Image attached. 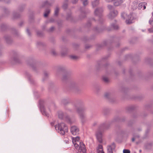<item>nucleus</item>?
I'll return each instance as SVG.
<instances>
[{
  "label": "nucleus",
  "instance_id": "51",
  "mask_svg": "<svg viewBox=\"0 0 153 153\" xmlns=\"http://www.w3.org/2000/svg\"><path fill=\"white\" fill-rule=\"evenodd\" d=\"M30 74H27V77H28L29 80H30Z\"/></svg>",
  "mask_w": 153,
  "mask_h": 153
},
{
  "label": "nucleus",
  "instance_id": "63",
  "mask_svg": "<svg viewBox=\"0 0 153 153\" xmlns=\"http://www.w3.org/2000/svg\"><path fill=\"white\" fill-rule=\"evenodd\" d=\"M136 138V136H134V140H135V139Z\"/></svg>",
  "mask_w": 153,
  "mask_h": 153
},
{
  "label": "nucleus",
  "instance_id": "28",
  "mask_svg": "<svg viewBox=\"0 0 153 153\" xmlns=\"http://www.w3.org/2000/svg\"><path fill=\"white\" fill-rule=\"evenodd\" d=\"M66 1L63 4L62 6L63 8L64 9H66L68 7V3H67L68 1L66 0Z\"/></svg>",
  "mask_w": 153,
  "mask_h": 153
},
{
  "label": "nucleus",
  "instance_id": "31",
  "mask_svg": "<svg viewBox=\"0 0 153 153\" xmlns=\"http://www.w3.org/2000/svg\"><path fill=\"white\" fill-rule=\"evenodd\" d=\"M152 106V105L150 104H148L146 105L145 106V108L146 109H148L149 108H150Z\"/></svg>",
  "mask_w": 153,
  "mask_h": 153
},
{
  "label": "nucleus",
  "instance_id": "60",
  "mask_svg": "<svg viewBox=\"0 0 153 153\" xmlns=\"http://www.w3.org/2000/svg\"><path fill=\"white\" fill-rule=\"evenodd\" d=\"M48 111H49V112H50L51 110H50V108L49 107L48 108Z\"/></svg>",
  "mask_w": 153,
  "mask_h": 153
},
{
  "label": "nucleus",
  "instance_id": "19",
  "mask_svg": "<svg viewBox=\"0 0 153 153\" xmlns=\"http://www.w3.org/2000/svg\"><path fill=\"white\" fill-rule=\"evenodd\" d=\"M20 15L16 12H14L13 14V19H16L19 17Z\"/></svg>",
  "mask_w": 153,
  "mask_h": 153
},
{
  "label": "nucleus",
  "instance_id": "20",
  "mask_svg": "<svg viewBox=\"0 0 153 153\" xmlns=\"http://www.w3.org/2000/svg\"><path fill=\"white\" fill-rule=\"evenodd\" d=\"M70 102V100L69 99H65L62 100V103L64 105H65L69 103Z\"/></svg>",
  "mask_w": 153,
  "mask_h": 153
},
{
  "label": "nucleus",
  "instance_id": "55",
  "mask_svg": "<svg viewBox=\"0 0 153 153\" xmlns=\"http://www.w3.org/2000/svg\"><path fill=\"white\" fill-rule=\"evenodd\" d=\"M137 19H138V17L137 16H134V20L135 19H136L137 20Z\"/></svg>",
  "mask_w": 153,
  "mask_h": 153
},
{
  "label": "nucleus",
  "instance_id": "17",
  "mask_svg": "<svg viewBox=\"0 0 153 153\" xmlns=\"http://www.w3.org/2000/svg\"><path fill=\"white\" fill-rule=\"evenodd\" d=\"M65 120L66 121V122L68 123L71 124L74 122V120H71L69 117L67 116H66L65 117Z\"/></svg>",
  "mask_w": 153,
  "mask_h": 153
},
{
  "label": "nucleus",
  "instance_id": "34",
  "mask_svg": "<svg viewBox=\"0 0 153 153\" xmlns=\"http://www.w3.org/2000/svg\"><path fill=\"white\" fill-rule=\"evenodd\" d=\"M123 152V153H130V151L128 149H124Z\"/></svg>",
  "mask_w": 153,
  "mask_h": 153
},
{
  "label": "nucleus",
  "instance_id": "9",
  "mask_svg": "<svg viewBox=\"0 0 153 153\" xmlns=\"http://www.w3.org/2000/svg\"><path fill=\"white\" fill-rule=\"evenodd\" d=\"M79 129L76 126H73L71 127V131L72 134L74 135H76L79 134Z\"/></svg>",
  "mask_w": 153,
  "mask_h": 153
},
{
  "label": "nucleus",
  "instance_id": "5",
  "mask_svg": "<svg viewBox=\"0 0 153 153\" xmlns=\"http://www.w3.org/2000/svg\"><path fill=\"white\" fill-rule=\"evenodd\" d=\"M74 107L75 109H76L77 112L79 114L80 118L82 121L83 122V120L86 117V114L85 113L86 108H85L83 107L80 108H78L76 104H75L74 105Z\"/></svg>",
  "mask_w": 153,
  "mask_h": 153
},
{
  "label": "nucleus",
  "instance_id": "48",
  "mask_svg": "<svg viewBox=\"0 0 153 153\" xmlns=\"http://www.w3.org/2000/svg\"><path fill=\"white\" fill-rule=\"evenodd\" d=\"M106 1L108 2H110L112 1H114L115 0H105Z\"/></svg>",
  "mask_w": 153,
  "mask_h": 153
},
{
  "label": "nucleus",
  "instance_id": "18",
  "mask_svg": "<svg viewBox=\"0 0 153 153\" xmlns=\"http://www.w3.org/2000/svg\"><path fill=\"white\" fill-rule=\"evenodd\" d=\"M58 117L60 119H63L65 117L64 114L62 111H59L58 112Z\"/></svg>",
  "mask_w": 153,
  "mask_h": 153
},
{
  "label": "nucleus",
  "instance_id": "11",
  "mask_svg": "<svg viewBox=\"0 0 153 153\" xmlns=\"http://www.w3.org/2000/svg\"><path fill=\"white\" fill-rule=\"evenodd\" d=\"M118 12L116 10H113L111 11L108 15L109 18L111 19H113L118 15Z\"/></svg>",
  "mask_w": 153,
  "mask_h": 153
},
{
  "label": "nucleus",
  "instance_id": "22",
  "mask_svg": "<svg viewBox=\"0 0 153 153\" xmlns=\"http://www.w3.org/2000/svg\"><path fill=\"white\" fill-rule=\"evenodd\" d=\"M134 109V107L133 105L130 106L127 108V110L129 112H131L133 111Z\"/></svg>",
  "mask_w": 153,
  "mask_h": 153
},
{
  "label": "nucleus",
  "instance_id": "32",
  "mask_svg": "<svg viewBox=\"0 0 153 153\" xmlns=\"http://www.w3.org/2000/svg\"><path fill=\"white\" fill-rule=\"evenodd\" d=\"M3 10H4V12L6 14H8V13H9V11L8 10V9H7L6 8L4 7L3 8Z\"/></svg>",
  "mask_w": 153,
  "mask_h": 153
},
{
  "label": "nucleus",
  "instance_id": "44",
  "mask_svg": "<svg viewBox=\"0 0 153 153\" xmlns=\"http://www.w3.org/2000/svg\"><path fill=\"white\" fill-rule=\"evenodd\" d=\"M78 0H72V2L73 4H76Z\"/></svg>",
  "mask_w": 153,
  "mask_h": 153
},
{
  "label": "nucleus",
  "instance_id": "42",
  "mask_svg": "<svg viewBox=\"0 0 153 153\" xmlns=\"http://www.w3.org/2000/svg\"><path fill=\"white\" fill-rule=\"evenodd\" d=\"M54 29V27H52L49 29V32L52 31Z\"/></svg>",
  "mask_w": 153,
  "mask_h": 153
},
{
  "label": "nucleus",
  "instance_id": "16",
  "mask_svg": "<svg viewBox=\"0 0 153 153\" xmlns=\"http://www.w3.org/2000/svg\"><path fill=\"white\" fill-rule=\"evenodd\" d=\"M123 2V0H116L114 3V4L116 6H118L121 4Z\"/></svg>",
  "mask_w": 153,
  "mask_h": 153
},
{
  "label": "nucleus",
  "instance_id": "6",
  "mask_svg": "<svg viewBox=\"0 0 153 153\" xmlns=\"http://www.w3.org/2000/svg\"><path fill=\"white\" fill-rule=\"evenodd\" d=\"M102 12L103 10L101 8H97L94 12L95 15L99 17L100 19L99 21L101 23L103 21V19L101 17Z\"/></svg>",
  "mask_w": 153,
  "mask_h": 153
},
{
  "label": "nucleus",
  "instance_id": "58",
  "mask_svg": "<svg viewBox=\"0 0 153 153\" xmlns=\"http://www.w3.org/2000/svg\"><path fill=\"white\" fill-rule=\"evenodd\" d=\"M23 8H22V9H20L19 10L20 11H22L23 10Z\"/></svg>",
  "mask_w": 153,
  "mask_h": 153
},
{
  "label": "nucleus",
  "instance_id": "62",
  "mask_svg": "<svg viewBox=\"0 0 153 153\" xmlns=\"http://www.w3.org/2000/svg\"><path fill=\"white\" fill-rule=\"evenodd\" d=\"M152 18L153 19V12L152 13Z\"/></svg>",
  "mask_w": 153,
  "mask_h": 153
},
{
  "label": "nucleus",
  "instance_id": "43",
  "mask_svg": "<svg viewBox=\"0 0 153 153\" xmlns=\"http://www.w3.org/2000/svg\"><path fill=\"white\" fill-rule=\"evenodd\" d=\"M37 45L38 46H40L42 45V43L41 42H38L37 43Z\"/></svg>",
  "mask_w": 153,
  "mask_h": 153
},
{
  "label": "nucleus",
  "instance_id": "37",
  "mask_svg": "<svg viewBox=\"0 0 153 153\" xmlns=\"http://www.w3.org/2000/svg\"><path fill=\"white\" fill-rule=\"evenodd\" d=\"M71 58L74 59H76L78 58V57L72 55L70 56Z\"/></svg>",
  "mask_w": 153,
  "mask_h": 153
},
{
  "label": "nucleus",
  "instance_id": "59",
  "mask_svg": "<svg viewBox=\"0 0 153 153\" xmlns=\"http://www.w3.org/2000/svg\"><path fill=\"white\" fill-rule=\"evenodd\" d=\"M132 141H134V137L132 138Z\"/></svg>",
  "mask_w": 153,
  "mask_h": 153
},
{
  "label": "nucleus",
  "instance_id": "1",
  "mask_svg": "<svg viewBox=\"0 0 153 153\" xmlns=\"http://www.w3.org/2000/svg\"><path fill=\"white\" fill-rule=\"evenodd\" d=\"M72 140L73 143L76 149L79 148V151L83 153H86V150L84 144L82 142H79V137H73Z\"/></svg>",
  "mask_w": 153,
  "mask_h": 153
},
{
  "label": "nucleus",
  "instance_id": "33",
  "mask_svg": "<svg viewBox=\"0 0 153 153\" xmlns=\"http://www.w3.org/2000/svg\"><path fill=\"white\" fill-rule=\"evenodd\" d=\"M145 61L146 63L149 64L151 61V59L149 58H147L145 59Z\"/></svg>",
  "mask_w": 153,
  "mask_h": 153
},
{
  "label": "nucleus",
  "instance_id": "12",
  "mask_svg": "<svg viewBox=\"0 0 153 153\" xmlns=\"http://www.w3.org/2000/svg\"><path fill=\"white\" fill-rule=\"evenodd\" d=\"M115 148V144L113 143L111 144L108 146L107 147V153H113V150Z\"/></svg>",
  "mask_w": 153,
  "mask_h": 153
},
{
  "label": "nucleus",
  "instance_id": "40",
  "mask_svg": "<svg viewBox=\"0 0 153 153\" xmlns=\"http://www.w3.org/2000/svg\"><path fill=\"white\" fill-rule=\"evenodd\" d=\"M133 121H130L129 122L128 125L129 126H131L132 125H133Z\"/></svg>",
  "mask_w": 153,
  "mask_h": 153
},
{
  "label": "nucleus",
  "instance_id": "38",
  "mask_svg": "<svg viewBox=\"0 0 153 153\" xmlns=\"http://www.w3.org/2000/svg\"><path fill=\"white\" fill-rule=\"evenodd\" d=\"M107 7L110 10H113V7L111 5H108L107 6Z\"/></svg>",
  "mask_w": 153,
  "mask_h": 153
},
{
  "label": "nucleus",
  "instance_id": "14",
  "mask_svg": "<svg viewBox=\"0 0 153 153\" xmlns=\"http://www.w3.org/2000/svg\"><path fill=\"white\" fill-rule=\"evenodd\" d=\"M97 153H104L103 150V147L102 145L99 144L97 148Z\"/></svg>",
  "mask_w": 153,
  "mask_h": 153
},
{
  "label": "nucleus",
  "instance_id": "7",
  "mask_svg": "<svg viewBox=\"0 0 153 153\" xmlns=\"http://www.w3.org/2000/svg\"><path fill=\"white\" fill-rule=\"evenodd\" d=\"M39 102L40 105V109L42 114L46 117H48L49 115V112H47L44 105L42 104L43 102V101L42 100H40Z\"/></svg>",
  "mask_w": 153,
  "mask_h": 153
},
{
  "label": "nucleus",
  "instance_id": "53",
  "mask_svg": "<svg viewBox=\"0 0 153 153\" xmlns=\"http://www.w3.org/2000/svg\"><path fill=\"white\" fill-rule=\"evenodd\" d=\"M5 27V25H2L1 26V29H3V27Z\"/></svg>",
  "mask_w": 153,
  "mask_h": 153
},
{
  "label": "nucleus",
  "instance_id": "36",
  "mask_svg": "<svg viewBox=\"0 0 153 153\" xmlns=\"http://www.w3.org/2000/svg\"><path fill=\"white\" fill-rule=\"evenodd\" d=\"M37 35H38L39 36H41L42 34V33L41 31H37Z\"/></svg>",
  "mask_w": 153,
  "mask_h": 153
},
{
  "label": "nucleus",
  "instance_id": "30",
  "mask_svg": "<svg viewBox=\"0 0 153 153\" xmlns=\"http://www.w3.org/2000/svg\"><path fill=\"white\" fill-rule=\"evenodd\" d=\"M81 1H83V4L84 6H86L88 4L87 0H81Z\"/></svg>",
  "mask_w": 153,
  "mask_h": 153
},
{
  "label": "nucleus",
  "instance_id": "41",
  "mask_svg": "<svg viewBox=\"0 0 153 153\" xmlns=\"http://www.w3.org/2000/svg\"><path fill=\"white\" fill-rule=\"evenodd\" d=\"M148 30L150 33H153V28H149Z\"/></svg>",
  "mask_w": 153,
  "mask_h": 153
},
{
  "label": "nucleus",
  "instance_id": "35",
  "mask_svg": "<svg viewBox=\"0 0 153 153\" xmlns=\"http://www.w3.org/2000/svg\"><path fill=\"white\" fill-rule=\"evenodd\" d=\"M13 34L15 35H18V31L15 29H14L13 30Z\"/></svg>",
  "mask_w": 153,
  "mask_h": 153
},
{
  "label": "nucleus",
  "instance_id": "27",
  "mask_svg": "<svg viewBox=\"0 0 153 153\" xmlns=\"http://www.w3.org/2000/svg\"><path fill=\"white\" fill-rule=\"evenodd\" d=\"M104 96L107 99H110L111 98V94L109 93H106L105 94Z\"/></svg>",
  "mask_w": 153,
  "mask_h": 153
},
{
  "label": "nucleus",
  "instance_id": "23",
  "mask_svg": "<svg viewBox=\"0 0 153 153\" xmlns=\"http://www.w3.org/2000/svg\"><path fill=\"white\" fill-rule=\"evenodd\" d=\"M50 12V10L49 9H46L44 14V16L45 17H47Z\"/></svg>",
  "mask_w": 153,
  "mask_h": 153
},
{
  "label": "nucleus",
  "instance_id": "2",
  "mask_svg": "<svg viewBox=\"0 0 153 153\" xmlns=\"http://www.w3.org/2000/svg\"><path fill=\"white\" fill-rule=\"evenodd\" d=\"M55 128L56 130L61 135H64L65 133L67 132L68 131V127L66 124L63 123H58L55 126Z\"/></svg>",
  "mask_w": 153,
  "mask_h": 153
},
{
  "label": "nucleus",
  "instance_id": "45",
  "mask_svg": "<svg viewBox=\"0 0 153 153\" xmlns=\"http://www.w3.org/2000/svg\"><path fill=\"white\" fill-rule=\"evenodd\" d=\"M149 22L150 25L153 26V20H150Z\"/></svg>",
  "mask_w": 153,
  "mask_h": 153
},
{
  "label": "nucleus",
  "instance_id": "46",
  "mask_svg": "<svg viewBox=\"0 0 153 153\" xmlns=\"http://www.w3.org/2000/svg\"><path fill=\"white\" fill-rule=\"evenodd\" d=\"M71 14H68L67 17V19H69V18L71 17Z\"/></svg>",
  "mask_w": 153,
  "mask_h": 153
},
{
  "label": "nucleus",
  "instance_id": "26",
  "mask_svg": "<svg viewBox=\"0 0 153 153\" xmlns=\"http://www.w3.org/2000/svg\"><path fill=\"white\" fill-rule=\"evenodd\" d=\"M59 9V8L58 6L56 7L54 11V15L55 16H57L58 15Z\"/></svg>",
  "mask_w": 153,
  "mask_h": 153
},
{
  "label": "nucleus",
  "instance_id": "49",
  "mask_svg": "<svg viewBox=\"0 0 153 153\" xmlns=\"http://www.w3.org/2000/svg\"><path fill=\"white\" fill-rule=\"evenodd\" d=\"M48 73H47V72H45L44 73V75L45 76H46L47 77V76H48Z\"/></svg>",
  "mask_w": 153,
  "mask_h": 153
},
{
  "label": "nucleus",
  "instance_id": "29",
  "mask_svg": "<svg viewBox=\"0 0 153 153\" xmlns=\"http://www.w3.org/2000/svg\"><path fill=\"white\" fill-rule=\"evenodd\" d=\"M103 81L105 83H107L108 82V79L106 77L104 76L102 78Z\"/></svg>",
  "mask_w": 153,
  "mask_h": 153
},
{
  "label": "nucleus",
  "instance_id": "47",
  "mask_svg": "<svg viewBox=\"0 0 153 153\" xmlns=\"http://www.w3.org/2000/svg\"><path fill=\"white\" fill-rule=\"evenodd\" d=\"M27 32L28 33V35L29 36L30 35V32L28 29H27L26 30Z\"/></svg>",
  "mask_w": 153,
  "mask_h": 153
},
{
  "label": "nucleus",
  "instance_id": "54",
  "mask_svg": "<svg viewBox=\"0 0 153 153\" xmlns=\"http://www.w3.org/2000/svg\"><path fill=\"white\" fill-rule=\"evenodd\" d=\"M134 60L135 59H138V58H139L138 57V56H136V55L135 56L134 55Z\"/></svg>",
  "mask_w": 153,
  "mask_h": 153
},
{
  "label": "nucleus",
  "instance_id": "64",
  "mask_svg": "<svg viewBox=\"0 0 153 153\" xmlns=\"http://www.w3.org/2000/svg\"><path fill=\"white\" fill-rule=\"evenodd\" d=\"M149 145H150V146H151V143H149Z\"/></svg>",
  "mask_w": 153,
  "mask_h": 153
},
{
  "label": "nucleus",
  "instance_id": "24",
  "mask_svg": "<svg viewBox=\"0 0 153 153\" xmlns=\"http://www.w3.org/2000/svg\"><path fill=\"white\" fill-rule=\"evenodd\" d=\"M111 27L114 29L117 30L119 28L118 26L116 24L112 23L111 25Z\"/></svg>",
  "mask_w": 153,
  "mask_h": 153
},
{
  "label": "nucleus",
  "instance_id": "15",
  "mask_svg": "<svg viewBox=\"0 0 153 153\" xmlns=\"http://www.w3.org/2000/svg\"><path fill=\"white\" fill-rule=\"evenodd\" d=\"M4 38L5 41L7 43L10 44L12 43V40L10 36L6 35L4 36Z\"/></svg>",
  "mask_w": 153,
  "mask_h": 153
},
{
  "label": "nucleus",
  "instance_id": "56",
  "mask_svg": "<svg viewBox=\"0 0 153 153\" xmlns=\"http://www.w3.org/2000/svg\"><path fill=\"white\" fill-rule=\"evenodd\" d=\"M66 78V76H63V79H65Z\"/></svg>",
  "mask_w": 153,
  "mask_h": 153
},
{
  "label": "nucleus",
  "instance_id": "4",
  "mask_svg": "<svg viewBox=\"0 0 153 153\" xmlns=\"http://www.w3.org/2000/svg\"><path fill=\"white\" fill-rule=\"evenodd\" d=\"M133 13H131L130 15H127L125 12H123L121 13V16L124 19H126V22L127 24L129 25L133 23L132 20L134 19Z\"/></svg>",
  "mask_w": 153,
  "mask_h": 153
},
{
  "label": "nucleus",
  "instance_id": "8",
  "mask_svg": "<svg viewBox=\"0 0 153 153\" xmlns=\"http://www.w3.org/2000/svg\"><path fill=\"white\" fill-rule=\"evenodd\" d=\"M54 3V1L53 0H50L49 1L46 0L42 2V7L50 6H52Z\"/></svg>",
  "mask_w": 153,
  "mask_h": 153
},
{
  "label": "nucleus",
  "instance_id": "61",
  "mask_svg": "<svg viewBox=\"0 0 153 153\" xmlns=\"http://www.w3.org/2000/svg\"><path fill=\"white\" fill-rule=\"evenodd\" d=\"M129 73H130V74H131V70H130L129 71Z\"/></svg>",
  "mask_w": 153,
  "mask_h": 153
},
{
  "label": "nucleus",
  "instance_id": "39",
  "mask_svg": "<svg viewBox=\"0 0 153 153\" xmlns=\"http://www.w3.org/2000/svg\"><path fill=\"white\" fill-rule=\"evenodd\" d=\"M51 52L53 55H55L56 54V53L54 50H52Z\"/></svg>",
  "mask_w": 153,
  "mask_h": 153
},
{
  "label": "nucleus",
  "instance_id": "57",
  "mask_svg": "<svg viewBox=\"0 0 153 153\" xmlns=\"http://www.w3.org/2000/svg\"><path fill=\"white\" fill-rule=\"evenodd\" d=\"M94 29H95V30H97V31L98 30V29L97 28V27H96V28H95Z\"/></svg>",
  "mask_w": 153,
  "mask_h": 153
},
{
  "label": "nucleus",
  "instance_id": "21",
  "mask_svg": "<svg viewBox=\"0 0 153 153\" xmlns=\"http://www.w3.org/2000/svg\"><path fill=\"white\" fill-rule=\"evenodd\" d=\"M99 1L98 0H95L92 3L93 7H95L97 6L99 4Z\"/></svg>",
  "mask_w": 153,
  "mask_h": 153
},
{
  "label": "nucleus",
  "instance_id": "50",
  "mask_svg": "<svg viewBox=\"0 0 153 153\" xmlns=\"http://www.w3.org/2000/svg\"><path fill=\"white\" fill-rule=\"evenodd\" d=\"M51 126H53L55 125V122L53 121L51 123Z\"/></svg>",
  "mask_w": 153,
  "mask_h": 153
},
{
  "label": "nucleus",
  "instance_id": "52",
  "mask_svg": "<svg viewBox=\"0 0 153 153\" xmlns=\"http://www.w3.org/2000/svg\"><path fill=\"white\" fill-rule=\"evenodd\" d=\"M50 22H53L54 21V19H51L50 20Z\"/></svg>",
  "mask_w": 153,
  "mask_h": 153
},
{
  "label": "nucleus",
  "instance_id": "3",
  "mask_svg": "<svg viewBox=\"0 0 153 153\" xmlns=\"http://www.w3.org/2000/svg\"><path fill=\"white\" fill-rule=\"evenodd\" d=\"M108 128L107 125L105 123L101 124L98 130L96 132V137L98 142L100 143L102 142V131Z\"/></svg>",
  "mask_w": 153,
  "mask_h": 153
},
{
  "label": "nucleus",
  "instance_id": "10",
  "mask_svg": "<svg viewBox=\"0 0 153 153\" xmlns=\"http://www.w3.org/2000/svg\"><path fill=\"white\" fill-rule=\"evenodd\" d=\"M20 54L17 51H14L13 53V60L16 63H19L20 62L19 59V57Z\"/></svg>",
  "mask_w": 153,
  "mask_h": 153
},
{
  "label": "nucleus",
  "instance_id": "25",
  "mask_svg": "<svg viewBox=\"0 0 153 153\" xmlns=\"http://www.w3.org/2000/svg\"><path fill=\"white\" fill-rule=\"evenodd\" d=\"M77 86V83L75 82H74L71 83L70 86L71 88H74L76 87Z\"/></svg>",
  "mask_w": 153,
  "mask_h": 153
},
{
  "label": "nucleus",
  "instance_id": "13",
  "mask_svg": "<svg viewBox=\"0 0 153 153\" xmlns=\"http://www.w3.org/2000/svg\"><path fill=\"white\" fill-rule=\"evenodd\" d=\"M146 4L147 3L145 2H143L140 3L138 5V9L139 10H140L141 9H142L143 10L145 9L146 8Z\"/></svg>",
  "mask_w": 153,
  "mask_h": 153
}]
</instances>
